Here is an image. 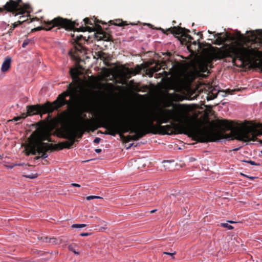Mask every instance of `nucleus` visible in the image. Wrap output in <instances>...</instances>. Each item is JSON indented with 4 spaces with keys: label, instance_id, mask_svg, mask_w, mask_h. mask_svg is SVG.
I'll list each match as a JSON object with an SVG mask.
<instances>
[{
    "label": "nucleus",
    "instance_id": "32",
    "mask_svg": "<svg viewBox=\"0 0 262 262\" xmlns=\"http://www.w3.org/2000/svg\"><path fill=\"white\" fill-rule=\"evenodd\" d=\"M256 64L257 67L262 71V59L260 60L259 62Z\"/></svg>",
    "mask_w": 262,
    "mask_h": 262
},
{
    "label": "nucleus",
    "instance_id": "21",
    "mask_svg": "<svg viewBox=\"0 0 262 262\" xmlns=\"http://www.w3.org/2000/svg\"><path fill=\"white\" fill-rule=\"evenodd\" d=\"M48 151H43L42 152H40V154H41V156H37L35 157V159L38 160L40 158L42 159H46L48 157V155L47 154V152Z\"/></svg>",
    "mask_w": 262,
    "mask_h": 262
},
{
    "label": "nucleus",
    "instance_id": "48",
    "mask_svg": "<svg viewBox=\"0 0 262 262\" xmlns=\"http://www.w3.org/2000/svg\"><path fill=\"white\" fill-rule=\"evenodd\" d=\"M248 178L250 179V180H254V177H249V176Z\"/></svg>",
    "mask_w": 262,
    "mask_h": 262
},
{
    "label": "nucleus",
    "instance_id": "34",
    "mask_svg": "<svg viewBox=\"0 0 262 262\" xmlns=\"http://www.w3.org/2000/svg\"><path fill=\"white\" fill-rule=\"evenodd\" d=\"M150 69V70H151V71H152L154 73L158 72L160 69V68H158L157 66H155L154 67H152Z\"/></svg>",
    "mask_w": 262,
    "mask_h": 262
},
{
    "label": "nucleus",
    "instance_id": "42",
    "mask_svg": "<svg viewBox=\"0 0 262 262\" xmlns=\"http://www.w3.org/2000/svg\"><path fill=\"white\" fill-rule=\"evenodd\" d=\"M137 67L138 68V71L134 73L135 75L137 74V73H139L140 72V70H141V69H140V68L139 67V66L138 65L137 66Z\"/></svg>",
    "mask_w": 262,
    "mask_h": 262
},
{
    "label": "nucleus",
    "instance_id": "26",
    "mask_svg": "<svg viewBox=\"0 0 262 262\" xmlns=\"http://www.w3.org/2000/svg\"><path fill=\"white\" fill-rule=\"evenodd\" d=\"M25 177L30 179H35L37 177L38 174H31L29 175H24Z\"/></svg>",
    "mask_w": 262,
    "mask_h": 262
},
{
    "label": "nucleus",
    "instance_id": "59",
    "mask_svg": "<svg viewBox=\"0 0 262 262\" xmlns=\"http://www.w3.org/2000/svg\"><path fill=\"white\" fill-rule=\"evenodd\" d=\"M261 153H262V150H261Z\"/></svg>",
    "mask_w": 262,
    "mask_h": 262
},
{
    "label": "nucleus",
    "instance_id": "58",
    "mask_svg": "<svg viewBox=\"0 0 262 262\" xmlns=\"http://www.w3.org/2000/svg\"><path fill=\"white\" fill-rule=\"evenodd\" d=\"M260 126L262 128V123L260 124Z\"/></svg>",
    "mask_w": 262,
    "mask_h": 262
},
{
    "label": "nucleus",
    "instance_id": "51",
    "mask_svg": "<svg viewBox=\"0 0 262 262\" xmlns=\"http://www.w3.org/2000/svg\"><path fill=\"white\" fill-rule=\"evenodd\" d=\"M228 222L230 223H231V224H233V223H235V222H233V221H228Z\"/></svg>",
    "mask_w": 262,
    "mask_h": 262
},
{
    "label": "nucleus",
    "instance_id": "2",
    "mask_svg": "<svg viewBox=\"0 0 262 262\" xmlns=\"http://www.w3.org/2000/svg\"><path fill=\"white\" fill-rule=\"evenodd\" d=\"M69 113L67 112H63L61 114V121L62 122L61 127L58 130L59 136L61 138L68 140V141L62 142L63 146L60 147V149L68 148L70 149L72 147L75 142L78 141L76 140V138L81 139L83 134L85 132H89L91 127H94L95 129L99 127H103L100 126L102 125L100 119L102 118H108L106 114H101L97 118V121L98 124L91 123V121L89 119H84L80 117L81 123L76 127L70 126L68 123V117Z\"/></svg>",
    "mask_w": 262,
    "mask_h": 262
},
{
    "label": "nucleus",
    "instance_id": "8",
    "mask_svg": "<svg viewBox=\"0 0 262 262\" xmlns=\"http://www.w3.org/2000/svg\"><path fill=\"white\" fill-rule=\"evenodd\" d=\"M44 27H38L32 29V31L41 30H50L54 27H59L66 30H73L76 25L75 21H72L67 19L58 17L49 21H44ZM78 25V24H77Z\"/></svg>",
    "mask_w": 262,
    "mask_h": 262
},
{
    "label": "nucleus",
    "instance_id": "35",
    "mask_svg": "<svg viewBox=\"0 0 262 262\" xmlns=\"http://www.w3.org/2000/svg\"><path fill=\"white\" fill-rule=\"evenodd\" d=\"M146 74L149 76V77H152L154 75V73L151 70H150V69H149L147 70Z\"/></svg>",
    "mask_w": 262,
    "mask_h": 262
},
{
    "label": "nucleus",
    "instance_id": "55",
    "mask_svg": "<svg viewBox=\"0 0 262 262\" xmlns=\"http://www.w3.org/2000/svg\"><path fill=\"white\" fill-rule=\"evenodd\" d=\"M133 144H131L130 145V146H129V147H128V148H127V149H128V148H130V147L133 145Z\"/></svg>",
    "mask_w": 262,
    "mask_h": 262
},
{
    "label": "nucleus",
    "instance_id": "46",
    "mask_svg": "<svg viewBox=\"0 0 262 262\" xmlns=\"http://www.w3.org/2000/svg\"><path fill=\"white\" fill-rule=\"evenodd\" d=\"M156 211H157V210H156V209H155V210H152L150 211V213H155Z\"/></svg>",
    "mask_w": 262,
    "mask_h": 262
},
{
    "label": "nucleus",
    "instance_id": "10",
    "mask_svg": "<svg viewBox=\"0 0 262 262\" xmlns=\"http://www.w3.org/2000/svg\"><path fill=\"white\" fill-rule=\"evenodd\" d=\"M72 37L74 40V43H75V50L82 53L84 50V48L82 46L81 41L82 40L85 41V39L82 35H75V34H73Z\"/></svg>",
    "mask_w": 262,
    "mask_h": 262
},
{
    "label": "nucleus",
    "instance_id": "49",
    "mask_svg": "<svg viewBox=\"0 0 262 262\" xmlns=\"http://www.w3.org/2000/svg\"><path fill=\"white\" fill-rule=\"evenodd\" d=\"M242 175H243V176L246 177V178H248L249 177L248 176L246 175V174H243V173H241Z\"/></svg>",
    "mask_w": 262,
    "mask_h": 262
},
{
    "label": "nucleus",
    "instance_id": "45",
    "mask_svg": "<svg viewBox=\"0 0 262 262\" xmlns=\"http://www.w3.org/2000/svg\"><path fill=\"white\" fill-rule=\"evenodd\" d=\"M24 18H25V16H20L19 17V19H20V20H24V19H23ZM26 21L27 20V19H26Z\"/></svg>",
    "mask_w": 262,
    "mask_h": 262
},
{
    "label": "nucleus",
    "instance_id": "23",
    "mask_svg": "<svg viewBox=\"0 0 262 262\" xmlns=\"http://www.w3.org/2000/svg\"><path fill=\"white\" fill-rule=\"evenodd\" d=\"M221 226L224 228H227L229 230L233 229V227L229 225L228 223H221Z\"/></svg>",
    "mask_w": 262,
    "mask_h": 262
},
{
    "label": "nucleus",
    "instance_id": "44",
    "mask_svg": "<svg viewBox=\"0 0 262 262\" xmlns=\"http://www.w3.org/2000/svg\"><path fill=\"white\" fill-rule=\"evenodd\" d=\"M107 85L112 89L114 88V85L112 83H107Z\"/></svg>",
    "mask_w": 262,
    "mask_h": 262
},
{
    "label": "nucleus",
    "instance_id": "25",
    "mask_svg": "<svg viewBox=\"0 0 262 262\" xmlns=\"http://www.w3.org/2000/svg\"><path fill=\"white\" fill-rule=\"evenodd\" d=\"M85 25H93L92 21L88 17L85 18L83 19Z\"/></svg>",
    "mask_w": 262,
    "mask_h": 262
},
{
    "label": "nucleus",
    "instance_id": "29",
    "mask_svg": "<svg viewBox=\"0 0 262 262\" xmlns=\"http://www.w3.org/2000/svg\"><path fill=\"white\" fill-rule=\"evenodd\" d=\"M245 162L248 163L252 165H260L259 163H256L254 161L249 160V161H244Z\"/></svg>",
    "mask_w": 262,
    "mask_h": 262
},
{
    "label": "nucleus",
    "instance_id": "6",
    "mask_svg": "<svg viewBox=\"0 0 262 262\" xmlns=\"http://www.w3.org/2000/svg\"><path fill=\"white\" fill-rule=\"evenodd\" d=\"M189 32V30L185 28L180 27H173L167 29L165 33L168 34L170 33L174 35H180L181 36L178 37L179 40L182 44L187 45L188 50L192 53L196 50V46H198L197 50L201 48V45L199 40L191 42L193 38L191 36L188 34V33Z\"/></svg>",
    "mask_w": 262,
    "mask_h": 262
},
{
    "label": "nucleus",
    "instance_id": "50",
    "mask_svg": "<svg viewBox=\"0 0 262 262\" xmlns=\"http://www.w3.org/2000/svg\"><path fill=\"white\" fill-rule=\"evenodd\" d=\"M242 175H243V176L246 177V178H248L249 177L248 176L246 175V174H243V173H241Z\"/></svg>",
    "mask_w": 262,
    "mask_h": 262
},
{
    "label": "nucleus",
    "instance_id": "12",
    "mask_svg": "<svg viewBox=\"0 0 262 262\" xmlns=\"http://www.w3.org/2000/svg\"><path fill=\"white\" fill-rule=\"evenodd\" d=\"M154 193L150 190H144L142 193L141 197L143 199L142 203H144L146 201L152 202L154 201L153 196Z\"/></svg>",
    "mask_w": 262,
    "mask_h": 262
},
{
    "label": "nucleus",
    "instance_id": "19",
    "mask_svg": "<svg viewBox=\"0 0 262 262\" xmlns=\"http://www.w3.org/2000/svg\"><path fill=\"white\" fill-rule=\"evenodd\" d=\"M77 247V245L75 244H71L68 246V249L72 251L74 254L76 255H78L79 253L76 251V247Z\"/></svg>",
    "mask_w": 262,
    "mask_h": 262
},
{
    "label": "nucleus",
    "instance_id": "53",
    "mask_svg": "<svg viewBox=\"0 0 262 262\" xmlns=\"http://www.w3.org/2000/svg\"><path fill=\"white\" fill-rule=\"evenodd\" d=\"M14 29H13V28H12L11 27V28H10V30H13Z\"/></svg>",
    "mask_w": 262,
    "mask_h": 262
},
{
    "label": "nucleus",
    "instance_id": "37",
    "mask_svg": "<svg viewBox=\"0 0 262 262\" xmlns=\"http://www.w3.org/2000/svg\"><path fill=\"white\" fill-rule=\"evenodd\" d=\"M28 116V115L27 113H23L19 116L21 117V120H23L25 118H26Z\"/></svg>",
    "mask_w": 262,
    "mask_h": 262
},
{
    "label": "nucleus",
    "instance_id": "39",
    "mask_svg": "<svg viewBox=\"0 0 262 262\" xmlns=\"http://www.w3.org/2000/svg\"><path fill=\"white\" fill-rule=\"evenodd\" d=\"M100 140H101V139H100V138L96 137V138L94 139V142L95 143L98 144V143H99L100 142Z\"/></svg>",
    "mask_w": 262,
    "mask_h": 262
},
{
    "label": "nucleus",
    "instance_id": "52",
    "mask_svg": "<svg viewBox=\"0 0 262 262\" xmlns=\"http://www.w3.org/2000/svg\"><path fill=\"white\" fill-rule=\"evenodd\" d=\"M89 107L90 108H93V110H95V108H94L93 107H92V106H89Z\"/></svg>",
    "mask_w": 262,
    "mask_h": 262
},
{
    "label": "nucleus",
    "instance_id": "16",
    "mask_svg": "<svg viewBox=\"0 0 262 262\" xmlns=\"http://www.w3.org/2000/svg\"><path fill=\"white\" fill-rule=\"evenodd\" d=\"M62 243V239L61 238H57L55 237L50 238L49 239V243L57 245L61 244Z\"/></svg>",
    "mask_w": 262,
    "mask_h": 262
},
{
    "label": "nucleus",
    "instance_id": "31",
    "mask_svg": "<svg viewBox=\"0 0 262 262\" xmlns=\"http://www.w3.org/2000/svg\"><path fill=\"white\" fill-rule=\"evenodd\" d=\"M237 38L239 39H242L244 38V35L241 33L239 31L236 33Z\"/></svg>",
    "mask_w": 262,
    "mask_h": 262
},
{
    "label": "nucleus",
    "instance_id": "57",
    "mask_svg": "<svg viewBox=\"0 0 262 262\" xmlns=\"http://www.w3.org/2000/svg\"><path fill=\"white\" fill-rule=\"evenodd\" d=\"M238 150L237 148L234 149V150Z\"/></svg>",
    "mask_w": 262,
    "mask_h": 262
},
{
    "label": "nucleus",
    "instance_id": "56",
    "mask_svg": "<svg viewBox=\"0 0 262 262\" xmlns=\"http://www.w3.org/2000/svg\"><path fill=\"white\" fill-rule=\"evenodd\" d=\"M208 33H210V34H212V32L210 31H208Z\"/></svg>",
    "mask_w": 262,
    "mask_h": 262
},
{
    "label": "nucleus",
    "instance_id": "43",
    "mask_svg": "<svg viewBox=\"0 0 262 262\" xmlns=\"http://www.w3.org/2000/svg\"><path fill=\"white\" fill-rule=\"evenodd\" d=\"M101 151H102V150L100 148H97V149H95V151L97 153H100V152H101Z\"/></svg>",
    "mask_w": 262,
    "mask_h": 262
},
{
    "label": "nucleus",
    "instance_id": "47",
    "mask_svg": "<svg viewBox=\"0 0 262 262\" xmlns=\"http://www.w3.org/2000/svg\"><path fill=\"white\" fill-rule=\"evenodd\" d=\"M198 35H201V38H202V36H203V34H202L201 32H199L198 33Z\"/></svg>",
    "mask_w": 262,
    "mask_h": 262
},
{
    "label": "nucleus",
    "instance_id": "22",
    "mask_svg": "<svg viewBox=\"0 0 262 262\" xmlns=\"http://www.w3.org/2000/svg\"><path fill=\"white\" fill-rule=\"evenodd\" d=\"M98 57L103 60H106V54L104 52H99L97 54Z\"/></svg>",
    "mask_w": 262,
    "mask_h": 262
},
{
    "label": "nucleus",
    "instance_id": "13",
    "mask_svg": "<svg viewBox=\"0 0 262 262\" xmlns=\"http://www.w3.org/2000/svg\"><path fill=\"white\" fill-rule=\"evenodd\" d=\"M11 58L9 57H7L5 59L1 68L2 72H6L9 69L11 65Z\"/></svg>",
    "mask_w": 262,
    "mask_h": 262
},
{
    "label": "nucleus",
    "instance_id": "4",
    "mask_svg": "<svg viewBox=\"0 0 262 262\" xmlns=\"http://www.w3.org/2000/svg\"><path fill=\"white\" fill-rule=\"evenodd\" d=\"M49 132H42L37 134L34 132L29 138V142L26 147V155H35L40 154L43 151L61 150L60 147L63 146L62 142L56 144L45 143L43 141L52 142Z\"/></svg>",
    "mask_w": 262,
    "mask_h": 262
},
{
    "label": "nucleus",
    "instance_id": "24",
    "mask_svg": "<svg viewBox=\"0 0 262 262\" xmlns=\"http://www.w3.org/2000/svg\"><path fill=\"white\" fill-rule=\"evenodd\" d=\"M122 138H123L125 142H129V141L132 140L131 135H127L126 136H122Z\"/></svg>",
    "mask_w": 262,
    "mask_h": 262
},
{
    "label": "nucleus",
    "instance_id": "18",
    "mask_svg": "<svg viewBox=\"0 0 262 262\" xmlns=\"http://www.w3.org/2000/svg\"><path fill=\"white\" fill-rule=\"evenodd\" d=\"M223 37L225 39V42L230 40H233L234 38L232 36L231 34L229 32L223 33Z\"/></svg>",
    "mask_w": 262,
    "mask_h": 262
},
{
    "label": "nucleus",
    "instance_id": "5",
    "mask_svg": "<svg viewBox=\"0 0 262 262\" xmlns=\"http://www.w3.org/2000/svg\"><path fill=\"white\" fill-rule=\"evenodd\" d=\"M75 91V88L72 84H70L67 91L59 95L57 99L53 103L47 102L43 105L36 104L27 106L28 115L32 116L35 114L46 113L50 114L54 110H58L65 105L69 104L70 102L66 99V97L72 95ZM48 117H50V115H48Z\"/></svg>",
    "mask_w": 262,
    "mask_h": 262
},
{
    "label": "nucleus",
    "instance_id": "36",
    "mask_svg": "<svg viewBox=\"0 0 262 262\" xmlns=\"http://www.w3.org/2000/svg\"><path fill=\"white\" fill-rule=\"evenodd\" d=\"M29 41L28 39H26V40H24V41L22 45V47L26 48V46L29 44Z\"/></svg>",
    "mask_w": 262,
    "mask_h": 262
},
{
    "label": "nucleus",
    "instance_id": "30",
    "mask_svg": "<svg viewBox=\"0 0 262 262\" xmlns=\"http://www.w3.org/2000/svg\"><path fill=\"white\" fill-rule=\"evenodd\" d=\"M22 120L21 117L20 116H17L14 117L12 120H9V121H18Z\"/></svg>",
    "mask_w": 262,
    "mask_h": 262
},
{
    "label": "nucleus",
    "instance_id": "14",
    "mask_svg": "<svg viewBox=\"0 0 262 262\" xmlns=\"http://www.w3.org/2000/svg\"><path fill=\"white\" fill-rule=\"evenodd\" d=\"M223 33H219L214 35L215 40L214 41V44L217 45H221L225 42V39L223 37Z\"/></svg>",
    "mask_w": 262,
    "mask_h": 262
},
{
    "label": "nucleus",
    "instance_id": "3",
    "mask_svg": "<svg viewBox=\"0 0 262 262\" xmlns=\"http://www.w3.org/2000/svg\"><path fill=\"white\" fill-rule=\"evenodd\" d=\"M216 50L214 54V58L222 59L231 57L234 64L237 59L242 61L249 62L262 56V51L251 47H245L239 43L231 45L225 44L222 48H216Z\"/></svg>",
    "mask_w": 262,
    "mask_h": 262
},
{
    "label": "nucleus",
    "instance_id": "27",
    "mask_svg": "<svg viewBox=\"0 0 262 262\" xmlns=\"http://www.w3.org/2000/svg\"><path fill=\"white\" fill-rule=\"evenodd\" d=\"M86 199L87 200H91L94 199H102V198L99 196H96V195H90V196H88Z\"/></svg>",
    "mask_w": 262,
    "mask_h": 262
},
{
    "label": "nucleus",
    "instance_id": "1",
    "mask_svg": "<svg viewBox=\"0 0 262 262\" xmlns=\"http://www.w3.org/2000/svg\"><path fill=\"white\" fill-rule=\"evenodd\" d=\"M184 115L179 111L174 109H163L158 112H151L147 114L142 123L135 124L133 121H112L108 118L100 119L103 127L107 129L105 134L115 136L130 132L135 133L131 136L132 140L137 141L148 134L169 135L171 129L178 134H184L191 137L194 141L200 143L216 142L221 139L227 138L225 133L233 130L235 138L237 140V127L232 120L223 119L218 122L219 130L201 128L190 118L183 120Z\"/></svg>",
    "mask_w": 262,
    "mask_h": 262
},
{
    "label": "nucleus",
    "instance_id": "9",
    "mask_svg": "<svg viewBox=\"0 0 262 262\" xmlns=\"http://www.w3.org/2000/svg\"><path fill=\"white\" fill-rule=\"evenodd\" d=\"M77 31H89L92 32L95 31L93 28L91 27H80L79 28L76 29ZM95 30L96 31V34L95 35L96 38L99 40H104L106 41H113L112 36L108 33L105 32L102 29V27L99 25H95Z\"/></svg>",
    "mask_w": 262,
    "mask_h": 262
},
{
    "label": "nucleus",
    "instance_id": "17",
    "mask_svg": "<svg viewBox=\"0 0 262 262\" xmlns=\"http://www.w3.org/2000/svg\"><path fill=\"white\" fill-rule=\"evenodd\" d=\"M79 73V72L77 69H70V75L73 79L76 78L78 77Z\"/></svg>",
    "mask_w": 262,
    "mask_h": 262
},
{
    "label": "nucleus",
    "instance_id": "40",
    "mask_svg": "<svg viewBox=\"0 0 262 262\" xmlns=\"http://www.w3.org/2000/svg\"><path fill=\"white\" fill-rule=\"evenodd\" d=\"M72 186H74V187H80V185L78 184H76V183H72L71 184Z\"/></svg>",
    "mask_w": 262,
    "mask_h": 262
},
{
    "label": "nucleus",
    "instance_id": "54",
    "mask_svg": "<svg viewBox=\"0 0 262 262\" xmlns=\"http://www.w3.org/2000/svg\"><path fill=\"white\" fill-rule=\"evenodd\" d=\"M163 73L165 74V75H167V72H163Z\"/></svg>",
    "mask_w": 262,
    "mask_h": 262
},
{
    "label": "nucleus",
    "instance_id": "41",
    "mask_svg": "<svg viewBox=\"0 0 262 262\" xmlns=\"http://www.w3.org/2000/svg\"><path fill=\"white\" fill-rule=\"evenodd\" d=\"M90 234L89 233H82L80 234L81 236H88Z\"/></svg>",
    "mask_w": 262,
    "mask_h": 262
},
{
    "label": "nucleus",
    "instance_id": "20",
    "mask_svg": "<svg viewBox=\"0 0 262 262\" xmlns=\"http://www.w3.org/2000/svg\"><path fill=\"white\" fill-rule=\"evenodd\" d=\"M26 21V20H19L18 21L12 24L11 25V27L13 28V29H15L18 26L21 25L24 22Z\"/></svg>",
    "mask_w": 262,
    "mask_h": 262
},
{
    "label": "nucleus",
    "instance_id": "38",
    "mask_svg": "<svg viewBox=\"0 0 262 262\" xmlns=\"http://www.w3.org/2000/svg\"><path fill=\"white\" fill-rule=\"evenodd\" d=\"M176 252H173V253H170V252H163V254H166V255H170L171 256H173V255H174L176 254Z\"/></svg>",
    "mask_w": 262,
    "mask_h": 262
},
{
    "label": "nucleus",
    "instance_id": "33",
    "mask_svg": "<svg viewBox=\"0 0 262 262\" xmlns=\"http://www.w3.org/2000/svg\"><path fill=\"white\" fill-rule=\"evenodd\" d=\"M40 239L42 240L45 243H49V239H50V238H49L47 236L46 237H41Z\"/></svg>",
    "mask_w": 262,
    "mask_h": 262
},
{
    "label": "nucleus",
    "instance_id": "11",
    "mask_svg": "<svg viewBox=\"0 0 262 262\" xmlns=\"http://www.w3.org/2000/svg\"><path fill=\"white\" fill-rule=\"evenodd\" d=\"M248 33V32H247ZM249 37L252 40H259V43L262 46V30H257L255 32L251 31L249 32Z\"/></svg>",
    "mask_w": 262,
    "mask_h": 262
},
{
    "label": "nucleus",
    "instance_id": "15",
    "mask_svg": "<svg viewBox=\"0 0 262 262\" xmlns=\"http://www.w3.org/2000/svg\"><path fill=\"white\" fill-rule=\"evenodd\" d=\"M110 23L114 25L115 26H117L119 27L123 26L126 25L127 24L125 22L122 21V19H116L115 20H110Z\"/></svg>",
    "mask_w": 262,
    "mask_h": 262
},
{
    "label": "nucleus",
    "instance_id": "7",
    "mask_svg": "<svg viewBox=\"0 0 262 262\" xmlns=\"http://www.w3.org/2000/svg\"><path fill=\"white\" fill-rule=\"evenodd\" d=\"M30 6L24 4L22 0H9L3 7L0 8V13L4 12L11 13L14 16L29 13L28 10Z\"/></svg>",
    "mask_w": 262,
    "mask_h": 262
},
{
    "label": "nucleus",
    "instance_id": "28",
    "mask_svg": "<svg viewBox=\"0 0 262 262\" xmlns=\"http://www.w3.org/2000/svg\"><path fill=\"white\" fill-rule=\"evenodd\" d=\"M86 225L85 224H73L72 226V228H83V227H86Z\"/></svg>",
    "mask_w": 262,
    "mask_h": 262
}]
</instances>
